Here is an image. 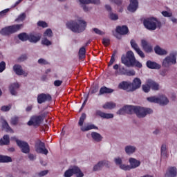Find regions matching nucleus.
Returning <instances> with one entry per match:
<instances>
[{
  "label": "nucleus",
  "mask_w": 177,
  "mask_h": 177,
  "mask_svg": "<svg viewBox=\"0 0 177 177\" xmlns=\"http://www.w3.org/2000/svg\"><path fill=\"white\" fill-rule=\"evenodd\" d=\"M135 113L139 118H143L147 114H151L153 111L149 108H142L140 106H125L120 110H119L117 113L120 115L122 114H133Z\"/></svg>",
  "instance_id": "f257e3e1"
},
{
  "label": "nucleus",
  "mask_w": 177,
  "mask_h": 177,
  "mask_svg": "<svg viewBox=\"0 0 177 177\" xmlns=\"http://www.w3.org/2000/svg\"><path fill=\"white\" fill-rule=\"evenodd\" d=\"M122 63L127 66V67H138V68H142V64L139 61L136 60L135 57V54L132 51H128L127 53V57H122Z\"/></svg>",
  "instance_id": "f03ea898"
},
{
  "label": "nucleus",
  "mask_w": 177,
  "mask_h": 177,
  "mask_svg": "<svg viewBox=\"0 0 177 177\" xmlns=\"http://www.w3.org/2000/svg\"><path fill=\"white\" fill-rule=\"evenodd\" d=\"M68 28L73 32H82L86 28V22L82 20L71 21L66 24Z\"/></svg>",
  "instance_id": "7ed1b4c3"
},
{
  "label": "nucleus",
  "mask_w": 177,
  "mask_h": 177,
  "mask_svg": "<svg viewBox=\"0 0 177 177\" xmlns=\"http://www.w3.org/2000/svg\"><path fill=\"white\" fill-rule=\"evenodd\" d=\"M144 26L147 30H154L157 27H161V22L154 17L147 18L144 20Z\"/></svg>",
  "instance_id": "20e7f679"
},
{
  "label": "nucleus",
  "mask_w": 177,
  "mask_h": 177,
  "mask_svg": "<svg viewBox=\"0 0 177 177\" xmlns=\"http://www.w3.org/2000/svg\"><path fill=\"white\" fill-rule=\"evenodd\" d=\"M18 38L21 41H30V42H33L37 44L39 39H41V35H27L26 32L21 33L18 35Z\"/></svg>",
  "instance_id": "39448f33"
},
{
  "label": "nucleus",
  "mask_w": 177,
  "mask_h": 177,
  "mask_svg": "<svg viewBox=\"0 0 177 177\" xmlns=\"http://www.w3.org/2000/svg\"><path fill=\"white\" fill-rule=\"evenodd\" d=\"M22 27L23 24H17L6 27L0 31V34H1V35H9L10 34H13V32L19 31Z\"/></svg>",
  "instance_id": "423d86ee"
},
{
  "label": "nucleus",
  "mask_w": 177,
  "mask_h": 177,
  "mask_svg": "<svg viewBox=\"0 0 177 177\" xmlns=\"http://www.w3.org/2000/svg\"><path fill=\"white\" fill-rule=\"evenodd\" d=\"M73 175H76L77 177H84V173H82L80 167L77 166L70 167L64 173L65 177H71Z\"/></svg>",
  "instance_id": "0eeeda50"
},
{
  "label": "nucleus",
  "mask_w": 177,
  "mask_h": 177,
  "mask_svg": "<svg viewBox=\"0 0 177 177\" xmlns=\"http://www.w3.org/2000/svg\"><path fill=\"white\" fill-rule=\"evenodd\" d=\"M147 100L150 102V103H158L161 106H165V104H168L169 102L168 98L164 95H161L160 97L156 96L149 97L147 98Z\"/></svg>",
  "instance_id": "6e6552de"
},
{
  "label": "nucleus",
  "mask_w": 177,
  "mask_h": 177,
  "mask_svg": "<svg viewBox=\"0 0 177 177\" xmlns=\"http://www.w3.org/2000/svg\"><path fill=\"white\" fill-rule=\"evenodd\" d=\"M176 55L177 53L176 52L172 53L167 56L162 62L163 67H169L171 64H176Z\"/></svg>",
  "instance_id": "1a4fd4ad"
},
{
  "label": "nucleus",
  "mask_w": 177,
  "mask_h": 177,
  "mask_svg": "<svg viewBox=\"0 0 177 177\" xmlns=\"http://www.w3.org/2000/svg\"><path fill=\"white\" fill-rule=\"evenodd\" d=\"M35 150L39 154H48V149L45 147V143L42 142L40 140H37L35 142Z\"/></svg>",
  "instance_id": "9d476101"
},
{
  "label": "nucleus",
  "mask_w": 177,
  "mask_h": 177,
  "mask_svg": "<svg viewBox=\"0 0 177 177\" xmlns=\"http://www.w3.org/2000/svg\"><path fill=\"white\" fill-rule=\"evenodd\" d=\"M44 121V116L42 115H34L32 116L30 121L28 122V125L34 127H39L41 122Z\"/></svg>",
  "instance_id": "9b49d317"
},
{
  "label": "nucleus",
  "mask_w": 177,
  "mask_h": 177,
  "mask_svg": "<svg viewBox=\"0 0 177 177\" xmlns=\"http://www.w3.org/2000/svg\"><path fill=\"white\" fill-rule=\"evenodd\" d=\"M12 139H15L16 140L17 145L21 148L22 153H25V154H28V153H30V145L28 143L17 140L15 137H13Z\"/></svg>",
  "instance_id": "f8f14e48"
},
{
  "label": "nucleus",
  "mask_w": 177,
  "mask_h": 177,
  "mask_svg": "<svg viewBox=\"0 0 177 177\" xmlns=\"http://www.w3.org/2000/svg\"><path fill=\"white\" fill-rule=\"evenodd\" d=\"M52 100V96L50 94L41 93L37 96V103L42 104L45 102H50Z\"/></svg>",
  "instance_id": "ddd939ff"
},
{
  "label": "nucleus",
  "mask_w": 177,
  "mask_h": 177,
  "mask_svg": "<svg viewBox=\"0 0 177 177\" xmlns=\"http://www.w3.org/2000/svg\"><path fill=\"white\" fill-rule=\"evenodd\" d=\"M131 48H133V49L136 50V52L138 53V55H139L140 57H141L142 58L145 57V53H143V51H142V50H140L139 46H138V44H136V41H135V40H131Z\"/></svg>",
  "instance_id": "4468645a"
},
{
  "label": "nucleus",
  "mask_w": 177,
  "mask_h": 177,
  "mask_svg": "<svg viewBox=\"0 0 177 177\" xmlns=\"http://www.w3.org/2000/svg\"><path fill=\"white\" fill-rule=\"evenodd\" d=\"M95 114L97 117H100L101 118L106 120L114 118V115H113V113H106L100 110H97Z\"/></svg>",
  "instance_id": "2eb2a0df"
},
{
  "label": "nucleus",
  "mask_w": 177,
  "mask_h": 177,
  "mask_svg": "<svg viewBox=\"0 0 177 177\" xmlns=\"http://www.w3.org/2000/svg\"><path fill=\"white\" fill-rule=\"evenodd\" d=\"M142 85V81L140 79L136 77L133 82L131 83V92H133V91H136V89H139L140 88V86Z\"/></svg>",
  "instance_id": "dca6fc26"
},
{
  "label": "nucleus",
  "mask_w": 177,
  "mask_h": 177,
  "mask_svg": "<svg viewBox=\"0 0 177 177\" xmlns=\"http://www.w3.org/2000/svg\"><path fill=\"white\" fill-rule=\"evenodd\" d=\"M115 162L116 165H119L120 169H123L124 171H129L131 169L129 165H122V159L121 158H115Z\"/></svg>",
  "instance_id": "f3484780"
},
{
  "label": "nucleus",
  "mask_w": 177,
  "mask_h": 177,
  "mask_svg": "<svg viewBox=\"0 0 177 177\" xmlns=\"http://www.w3.org/2000/svg\"><path fill=\"white\" fill-rule=\"evenodd\" d=\"M139 3L138 2V0H130V4L127 9L129 12H136Z\"/></svg>",
  "instance_id": "a211bd4d"
},
{
  "label": "nucleus",
  "mask_w": 177,
  "mask_h": 177,
  "mask_svg": "<svg viewBox=\"0 0 177 177\" xmlns=\"http://www.w3.org/2000/svg\"><path fill=\"white\" fill-rule=\"evenodd\" d=\"M13 70L17 75H24V77H27V75H28V73L24 71L20 65L14 66Z\"/></svg>",
  "instance_id": "6ab92c4d"
},
{
  "label": "nucleus",
  "mask_w": 177,
  "mask_h": 177,
  "mask_svg": "<svg viewBox=\"0 0 177 177\" xmlns=\"http://www.w3.org/2000/svg\"><path fill=\"white\" fill-rule=\"evenodd\" d=\"M109 167L110 165V162L109 161H100L97 165H95L93 167V171H100L103 167Z\"/></svg>",
  "instance_id": "aec40b11"
},
{
  "label": "nucleus",
  "mask_w": 177,
  "mask_h": 177,
  "mask_svg": "<svg viewBox=\"0 0 177 177\" xmlns=\"http://www.w3.org/2000/svg\"><path fill=\"white\" fill-rule=\"evenodd\" d=\"M119 89H123V91H127V92H131V83L128 82H122L118 85Z\"/></svg>",
  "instance_id": "412c9836"
},
{
  "label": "nucleus",
  "mask_w": 177,
  "mask_h": 177,
  "mask_svg": "<svg viewBox=\"0 0 177 177\" xmlns=\"http://www.w3.org/2000/svg\"><path fill=\"white\" fill-rule=\"evenodd\" d=\"M116 32L120 34V35H126L128 32H129V30H128V27L126 26H118L116 28Z\"/></svg>",
  "instance_id": "4be33fe9"
},
{
  "label": "nucleus",
  "mask_w": 177,
  "mask_h": 177,
  "mask_svg": "<svg viewBox=\"0 0 177 177\" xmlns=\"http://www.w3.org/2000/svg\"><path fill=\"white\" fill-rule=\"evenodd\" d=\"M147 84L153 89V91H158L160 89V85L157 82L153 81L152 80H147Z\"/></svg>",
  "instance_id": "5701e85b"
},
{
  "label": "nucleus",
  "mask_w": 177,
  "mask_h": 177,
  "mask_svg": "<svg viewBox=\"0 0 177 177\" xmlns=\"http://www.w3.org/2000/svg\"><path fill=\"white\" fill-rule=\"evenodd\" d=\"M129 162H130V169H134V168H138L140 165V161L131 158L129 159Z\"/></svg>",
  "instance_id": "b1692460"
},
{
  "label": "nucleus",
  "mask_w": 177,
  "mask_h": 177,
  "mask_svg": "<svg viewBox=\"0 0 177 177\" xmlns=\"http://www.w3.org/2000/svg\"><path fill=\"white\" fill-rule=\"evenodd\" d=\"M141 44H142V46L143 49L146 52H151V50H153V48L151 47V46L150 44H149L147 41L142 40Z\"/></svg>",
  "instance_id": "393cba45"
},
{
  "label": "nucleus",
  "mask_w": 177,
  "mask_h": 177,
  "mask_svg": "<svg viewBox=\"0 0 177 177\" xmlns=\"http://www.w3.org/2000/svg\"><path fill=\"white\" fill-rule=\"evenodd\" d=\"M91 129H97V127L92 124H87L85 126L81 127V131H82L83 132L91 131Z\"/></svg>",
  "instance_id": "a878e982"
},
{
  "label": "nucleus",
  "mask_w": 177,
  "mask_h": 177,
  "mask_svg": "<svg viewBox=\"0 0 177 177\" xmlns=\"http://www.w3.org/2000/svg\"><path fill=\"white\" fill-rule=\"evenodd\" d=\"M147 67H148V68L158 70V69H160V66L156 62H153L151 61H148L147 62Z\"/></svg>",
  "instance_id": "bb28decb"
},
{
  "label": "nucleus",
  "mask_w": 177,
  "mask_h": 177,
  "mask_svg": "<svg viewBox=\"0 0 177 177\" xmlns=\"http://www.w3.org/2000/svg\"><path fill=\"white\" fill-rule=\"evenodd\" d=\"M115 103L113 102H106L103 106L102 108L104 109V110H111L113 109H115Z\"/></svg>",
  "instance_id": "cd10ccee"
},
{
  "label": "nucleus",
  "mask_w": 177,
  "mask_h": 177,
  "mask_svg": "<svg viewBox=\"0 0 177 177\" xmlns=\"http://www.w3.org/2000/svg\"><path fill=\"white\" fill-rule=\"evenodd\" d=\"M82 5H88L89 3H94L95 5H99L100 0H79Z\"/></svg>",
  "instance_id": "c85d7f7f"
},
{
  "label": "nucleus",
  "mask_w": 177,
  "mask_h": 177,
  "mask_svg": "<svg viewBox=\"0 0 177 177\" xmlns=\"http://www.w3.org/2000/svg\"><path fill=\"white\" fill-rule=\"evenodd\" d=\"M91 137L95 142H102V139H103V137H102V135L100 133L97 132H92L91 133Z\"/></svg>",
  "instance_id": "c756f323"
},
{
  "label": "nucleus",
  "mask_w": 177,
  "mask_h": 177,
  "mask_svg": "<svg viewBox=\"0 0 177 177\" xmlns=\"http://www.w3.org/2000/svg\"><path fill=\"white\" fill-rule=\"evenodd\" d=\"M114 89L103 86L100 90V95H104V93H113Z\"/></svg>",
  "instance_id": "7c9ffc66"
},
{
  "label": "nucleus",
  "mask_w": 177,
  "mask_h": 177,
  "mask_svg": "<svg viewBox=\"0 0 177 177\" xmlns=\"http://www.w3.org/2000/svg\"><path fill=\"white\" fill-rule=\"evenodd\" d=\"M19 86H20L19 85L18 83H14L11 84L10 86V93L12 95H17V92H16V90L19 89Z\"/></svg>",
  "instance_id": "2f4dec72"
},
{
  "label": "nucleus",
  "mask_w": 177,
  "mask_h": 177,
  "mask_svg": "<svg viewBox=\"0 0 177 177\" xmlns=\"http://www.w3.org/2000/svg\"><path fill=\"white\" fill-rule=\"evenodd\" d=\"M8 143H10V140L8 135L4 136L3 139L0 140V146H3V145H8Z\"/></svg>",
  "instance_id": "473e14b6"
},
{
  "label": "nucleus",
  "mask_w": 177,
  "mask_h": 177,
  "mask_svg": "<svg viewBox=\"0 0 177 177\" xmlns=\"http://www.w3.org/2000/svg\"><path fill=\"white\" fill-rule=\"evenodd\" d=\"M155 52L157 55H167V50L161 48L160 46H156L155 48Z\"/></svg>",
  "instance_id": "72a5a7b5"
},
{
  "label": "nucleus",
  "mask_w": 177,
  "mask_h": 177,
  "mask_svg": "<svg viewBox=\"0 0 177 177\" xmlns=\"http://www.w3.org/2000/svg\"><path fill=\"white\" fill-rule=\"evenodd\" d=\"M0 162H12V158L9 156H0Z\"/></svg>",
  "instance_id": "f704fd0d"
},
{
  "label": "nucleus",
  "mask_w": 177,
  "mask_h": 177,
  "mask_svg": "<svg viewBox=\"0 0 177 177\" xmlns=\"http://www.w3.org/2000/svg\"><path fill=\"white\" fill-rule=\"evenodd\" d=\"M136 148L132 146H127L125 147V151L127 154H132V153H135Z\"/></svg>",
  "instance_id": "c9c22d12"
},
{
  "label": "nucleus",
  "mask_w": 177,
  "mask_h": 177,
  "mask_svg": "<svg viewBox=\"0 0 177 177\" xmlns=\"http://www.w3.org/2000/svg\"><path fill=\"white\" fill-rule=\"evenodd\" d=\"M115 75H127V71L124 68V67L119 68L118 71L115 72Z\"/></svg>",
  "instance_id": "e433bc0d"
},
{
  "label": "nucleus",
  "mask_w": 177,
  "mask_h": 177,
  "mask_svg": "<svg viewBox=\"0 0 177 177\" xmlns=\"http://www.w3.org/2000/svg\"><path fill=\"white\" fill-rule=\"evenodd\" d=\"M86 50H85L84 47H82L79 50V57L80 59H84L85 58V53Z\"/></svg>",
  "instance_id": "4c0bfd02"
},
{
  "label": "nucleus",
  "mask_w": 177,
  "mask_h": 177,
  "mask_svg": "<svg viewBox=\"0 0 177 177\" xmlns=\"http://www.w3.org/2000/svg\"><path fill=\"white\" fill-rule=\"evenodd\" d=\"M169 176H170L171 177H175V176H176V174H177L176 168H175V167H171V168L169 169Z\"/></svg>",
  "instance_id": "58836bf2"
},
{
  "label": "nucleus",
  "mask_w": 177,
  "mask_h": 177,
  "mask_svg": "<svg viewBox=\"0 0 177 177\" xmlns=\"http://www.w3.org/2000/svg\"><path fill=\"white\" fill-rule=\"evenodd\" d=\"M3 128L4 129H6L7 132H13V130L9 127V124H8V122L4 121L3 123Z\"/></svg>",
  "instance_id": "ea45409f"
},
{
  "label": "nucleus",
  "mask_w": 177,
  "mask_h": 177,
  "mask_svg": "<svg viewBox=\"0 0 177 177\" xmlns=\"http://www.w3.org/2000/svg\"><path fill=\"white\" fill-rule=\"evenodd\" d=\"M86 119V114L82 113L78 123L80 127H82V125H84V122L85 121Z\"/></svg>",
  "instance_id": "a19ab883"
},
{
  "label": "nucleus",
  "mask_w": 177,
  "mask_h": 177,
  "mask_svg": "<svg viewBox=\"0 0 177 177\" xmlns=\"http://www.w3.org/2000/svg\"><path fill=\"white\" fill-rule=\"evenodd\" d=\"M41 44L42 45H46V46H49V45H52V42L48 40L46 37L43 38V39L41 40Z\"/></svg>",
  "instance_id": "79ce46f5"
},
{
  "label": "nucleus",
  "mask_w": 177,
  "mask_h": 177,
  "mask_svg": "<svg viewBox=\"0 0 177 177\" xmlns=\"http://www.w3.org/2000/svg\"><path fill=\"white\" fill-rule=\"evenodd\" d=\"M52 35H53L52 30L50 29H47L44 33V37H48V38H50Z\"/></svg>",
  "instance_id": "37998d69"
},
{
  "label": "nucleus",
  "mask_w": 177,
  "mask_h": 177,
  "mask_svg": "<svg viewBox=\"0 0 177 177\" xmlns=\"http://www.w3.org/2000/svg\"><path fill=\"white\" fill-rule=\"evenodd\" d=\"M161 155L167 156V145H162L161 147Z\"/></svg>",
  "instance_id": "c03bdc74"
},
{
  "label": "nucleus",
  "mask_w": 177,
  "mask_h": 177,
  "mask_svg": "<svg viewBox=\"0 0 177 177\" xmlns=\"http://www.w3.org/2000/svg\"><path fill=\"white\" fill-rule=\"evenodd\" d=\"M150 85H149L147 84H147L145 85H142V90L146 93H147L148 92H150Z\"/></svg>",
  "instance_id": "a18cd8bd"
},
{
  "label": "nucleus",
  "mask_w": 177,
  "mask_h": 177,
  "mask_svg": "<svg viewBox=\"0 0 177 177\" xmlns=\"http://www.w3.org/2000/svg\"><path fill=\"white\" fill-rule=\"evenodd\" d=\"M24 19H26V13H22L18 17L15 21H23Z\"/></svg>",
  "instance_id": "49530a36"
},
{
  "label": "nucleus",
  "mask_w": 177,
  "mask_h": 177,
  "mask_svg": "<svg viewBox=\"0 0 177 177\" xmlns=\"http://www.w3.org/2000/svg\"><path fill=\"white\" fill-rule=\"evenodd\" d=\"M37 26H39V27H43V28H45L48 27V24L44 21H40L37 23Z\"/></svg>",
  "instance_id": "de8ad7c7"
},
{
  "label": "nucleus",
  "mask_w": 177,
  "mask_h": 177,
  "mask_svg": "<svg viewBox=\"0 0 177 177\" xmlns=\"http://www.w3.org/2000/svg\"><path fill=\"white\" fill-rule=\"evenodd\" d=\"M93 31H94L95 34H97V35H104V32L98 28H93Z\"/></svg>",
  "instance_id": "09e8293b"
},
{
  "label": "nucleus",
  "mask_w": 177,
  "mask_h": 177,
  "mask_svg": "<svg viewBox=\"0 0 177 177\" xmlns=\"http://www.w3.org/2000/svg\"><path fill=\"white\" fill-rule=\"evenodd\" d=\"M19 122V118L15 116L11 118V124L12 125H16Z\"/></svg>",
  "instance_id": "8fccbe9b"
},
{
  "label": "nucleus",
  "mask_w": 177,
  "mask_h": 177,
  "mask_svg": "<svg viewBox=\"0 0 177 177\" xmlns=\"http://www.w3.org/2000/svg\"><path fill=\"white\" fill-rule=\"evenodd\" d=\"M9 10H10L9 8H7L1 12H0V19H2V17H3V16H6V13H8V12H9Z\"/></svg>",
  "instance_id": "3c124183"
},
{
  "label": "nucleus",
  "mask_w": 177,
  "mask_h": 177,
  "mask_svg": "<svg viewBox=\"0 0 177 177\" xmlns=\"http://www.w3.org/2000/svg\"><path fill=\"white\" fill-rule=\"evenodd\" d=\"M12 109V105L3 106L1 107V111H9Z\"/></svg>",
  "instance_id": "603ef678"
},
{
  "label": "nucleus",
  "mask_w": 177,
  "mask_h": 177,
  "mask_svg": "<svg viewBox=\"0 0 177 177\" xmlns=\"http://www.w3.org/2000/svg\"><path fill=\"white\" fill-rule=\"evenodd\" d=\"M102 44L104 46H109V45H110V39L104 38L102 39Z\"/></svg>",
  "instance_id": "864d4df0"
},
{
  "label": "nucleus",
  "mask_w": 177,
  "mask_h": 177,
  "mask_svg": "<svg viewBox=\"0 0 177 177\" xmlns=\"http://www.w3.org/2000/svg\"><path fill=\"white\" fill-rule=\"evenodd\" d=\"M6 67V64H5V62H1L0 63V73H2V71L5 70Z\"/></svg>",
  "instance_id": "5fc2aeb1"
},
{
  "label": "nucleus",
  "mask_w": 177,
  "mask_h": 177,
  "mask_svg": "<svg viewBox=\"0 0 177 177\" xmlns=\"http://www.w3.org/2000/svg\"><path fill=\"white\" fill-rule=\"evenodd\" d=\"M110 19L111 20H118V15H117V14L111 13L110 14Z\"/></svg>",
  "instance_id": "6e6d98bb"
},
{
  "label": "nucleus",
  "mask_w": 177,
  "mask_h": 177,
  "mask_svg": "<svg viewBox=\"0 0 177 177\" xmlns=\"http://www.w3.org/2000/svg\"><path fill=\"white\" fill-rule=\"evenodd\" d=\"M38 64H49V62H48V61H46V59H39L38 60Z\"/></svg>",
  "instance_id": "4d7b16f0"
},
{
  "label": "nucleus",
  "mask_w": 177,
  "mask_h": 177,
  "mask_svg": "<svg viewBox=\"0 0 177 177\" xmlns=\"http://www.w3.org/2000/svg\"><path fill=\"white\" fill-rule=\"evenodd\" d=\"M48 172H49L48 170H44L38 173L37 175L38 176H45V175H48Z\"/></svg>",
  "instance_id": "13d9d810"
},
{
  "label": "nucleus",
  "mask_w": 177,
  "mask_h": 177,
  "mask_svg": "<svg viewBox=\"0 0 177 177\" xmlns=\"http://www.w3.org/2000/svg\"><path fill=\"white\" fill-rule=\"evenodd\" d=\"M162 15L165 16V17H171V16H172V13L168 12L167 11L162 12Z\"/></svg>",
  "instance_id": "bf43d9fd"
},
{
  "label": "nucleus",
  "mask_w": 177,
  "mask_h": 177,
  "mask_svg": "<svg viewBox=\"0 0 177 177\" xmlns=\"http://www.w3.org/2000/svg\"><path fill=\"white\" fill-rule=\"evenodd\" d=\"M111 3H115V5H121L122 1L121 0H110Z\"/></svg>",
  "instance_id": "052dcab7"
},
{
  "label": "nucleus",
  "mask_w": 177,
  "mask_h": 177,
  "mask_svg": "<svg viewBox=\"0 0 177 177\" xmlns=\"http://www.w3.org/2000/svg\"><path fill=\"white\" fill-rule=\"evenodd\" d=\"M63 84V82L62 80H55L54 82L55 86H60Z\"/></svg>",
  "instance_id": "680f3d73"
},
{
  "label": "nucleus",
  "mask_w": 177,
  "mask_h": 177,
  "mask_svg": "<svg viewBox=\"0 0 177 177\" xmlns=\"http://www.w3.org/2000/svg\"><path fill=\"white\" fill-rule=\"evenodd\" d=\"M114 62H115V59L114 57V55H113L109 62V66H111L114 63Z\"/></svg>",
  "instance_id": "e2e57ef3"
},
{
  "label": "nucleus",
  "mask_w": 177,
  "mask_h": 177,
  "mask_svg": "<svg viewBox=\"0 0 177 177\" xmlns=\"http://www.w3.org/2000/svg\"><path fill=\"white\" fill-rule=\"evenodd\" d=\"M126 75H135V71H127Z\"/></svg>",
  "instance_id": "0e129e2a"
},
{
  "label": "nucleus",
  "mask_w": 177,
  "mask_h": 177,
  "mask_svg": "<svg viewBox=\"0 0 177 177\" xmlns=\"http://www.w3.org/2000/svg\"><path fill=\"white\" fill-rule=\"evenodd\" d=\"M28 158L31 160V161H32V160H35V156L33 155V154H29L28 155Z\"/></svg>",
  "instance_id": "69168bd1"
},
{
  "label": "nucleus",
  "mask_w": 177,
  "mask_h": 177,
  "mask_svg": "<svg viewBox=\"0 0 177 177\" xmlns=\"http://www.w3.org/2000/svg\"><path fill=\"white\" fill-rule=\"evenodd\" d=\"M26 59H27V55H22L19 58L20 62H24Z\"/></svg>",
  "instance_id": "338daca9"
},
{
  "label": "nucleus",
  "mask_w": 177,
  "mask_h": 177,
  "mask_svg": "<svg viewBox=\"0 0 177 177\" xmlns=\"http://www.w3.org/2000/svg\"><path fill=\"white\" fill-rule=\"evenodd\" d=\"M96 92H97V88H93L91 89L90 93L93 94V93H96Z\"/></svg>",
  "instance_id": "774afa93"
}]
</instances>
